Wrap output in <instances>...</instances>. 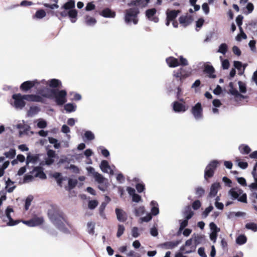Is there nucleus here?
<instances>
[{
	"label": "nucleus",
	"instance_id": "1",
	"mask_svg": "<svg viewBox=\"0 0 257 257\" xmlns=\"http://www.w3.org/2000/svg\"><path fill=\"white\" fill-rule=\"evenodd\" d=\"M48 216L51 221L60 230L67 233L68 229L65 227L64 222L70 226L63 212L58 207L51 206L48 211Z\"/></svg>",
	"mask_w": 257,
	"mask_h": 257
},
{
	"label": "nucleus",
	"instance_id": "2",
	"mask_svg": "<svg viewBox=\"0 0 257 257\" xmlns=\"http://www.w3.org/2000/svg\"><path fill=\"white\" fill-rule=\"evenodd\" d=\"M40 94L44 97L53 98L58 105H62L67 101V92L65 90H53L48 88L42 89Z\"/></svg>",
	"mask_w": 257,
	"mask_h": 257
},
{
	"label": "nucleus",
	"instance_id": "3",
	"mask_svg": "<svg viewBox=\"0 0 257 257\" xmlns=\"http://www.w3.org/2000/svg\"><path fill=\"white\" fill-rule=\"evenodd\" d=\"M14 102L12 104L17 109H22L25 105V100L29 101L41 102L43 98L42 96L38 95H24L21 94H15L13 95Z\"/></svg>",
	"mask_w": 257,
	"mask_h": 257
},
{
	"label": "nucleus",
	"instance_id": "4",
	"mask_svg": "<svg viewBox=\"0 0 257 257\" xmlns=\"http://www.w3.org/2000/svg\"><path fill=\"white\" fill-rule=\"evenodd\" d=\"M75 2L74 0H68L61 8L60 12H58L61 17L68 16L72 23L76 22L77 17V11L74 9Z\"/></svg>",
	"mask_w": 257,
	"mask_h": 257
},
{
	"label": "nucleus",
	"instance_id": "5",
	"mask_svg": "<svg viewBox=\"0 0 257 257\" xmlns=\"http://www.w3.org/2000/svg\"><path fill=\"white\" fill-rule=\"evenodd\" d=\"M100 168L102 172L107 173L110 175H117V177H122L121 174L117 173L115 166L113 165L110 166L108 162L106 160L101 161Z\"/></svg>",
	"mask_w": 257,
	"mask_h": 257
},
{
	"label": "nucleus",
	"instance_id": "6",
	"mask_svg": "<svg viewBox=\"0 0 257 257\" xmlns=\"http://www.w3.org/2000/svg\"><path fill=\"white\" fill-rule=\"evenodd\" d=\"M220 165V161L213 160L209 162L204 170L205 177H212L217 167Z\"/></svg>",
	"mask_w": 257,
	"mask_h": 257
},
{
	"label": "nucleus",
	"instance_id": "7",
	"mask_svg": "<svg viewBox=\"0 0 257 257\" xmlns=\"http://www.w3.org/2000/svg\"><path fill=\"white\" fill-rule=\"evenodd\" d=\"M139 11L138 9L136 8L131 9L127 10L125 16V22L128 23L133 22L134 24H137L138 23L137 15Z\"/></svg>",
	"mask_w": 257,
	"mask_h": 257
},
{
	"label": "nucleus",
	"instance_id": "8",
	"mask_svg": "<svg viewBox=\"0 0 257 257\" xmlns=\"http://www.w3.org/2000/svg\"><path fill=\"white\" fill-rule=\"evenodd\" d=\"M44 222V218L42 216L35 215L31 219L23 221V223L28 226L34 227L42 224Z\"/></svg>",
	"mask_w": 257,
	"mask_h": 257
},
{
	"label": "nucleus",
	"instance_id": "9",
	"mask_svg": "<svg viewBox=\"0 0 257 257\" xmlns=\"http://www.w3.org/2000/svg\"><path fill=\"white\" fill-rule=\"evenodd\" d=\"M195 245H192V239L190 238L186 241L185 246H183L181 247V250L185 251L186 253H189L195 251L196 246L198 243L197 239L195 238Z\"/></svg>",
	"mask_w": 257,
	"mask_h": 257
},
{
	"label": "nucleus",
	"instance_id": "10",
	"mask_svg": "<svg viewBox=\"0 0 257 257\" xmlns=\"http://www.w3.org/2000/svg\"><path fill=\"white\" fill-rule=\"evenodd\" d=\"M181 242V240H175L166 241L159 244L158 246L162 249H172L177 247Z\"/></svg>",
	"mask_w": 257,
	"mask_h": 257
},
{
	"label": "nucleus",
	"instance_id": "11",
	"mask_svg": "<svg viewBox=\"0 0 257 257\" xmlns=\"http://www.w3.org/2000/svg\"><path fill=\"white\" fill-rule=\"evenodd\" d=\"M192 113L196 120H200L202 118V108L200 103L198 102L192 108Z\"/></svg>",
	"mask_w": 257,
	"mask_h": 257
},
{
	"label": "nucleus",
	"instance_id": "12",
	"mask_svg": "<svg viewBox=\"0 0 257 257\" xmlns=\"http://www.w3.org/2000/svg\"><path fill=\"white\" fill-rule=\"evenodd\" d=\"M95 179L98 184V188L102 191H106L109 185L108 180L106 178H95Z\"/></svg>",
	"mask_w": 257,
	"mask_h": 257
},
{
	"label": "nucleus",
	"instance_id": "13",
	"mask_svg": "<svg viewBox=\"0 0 257 257\" xmlns=\"http://www.w3.org/2000/svg\"><path fill=\"white\" fill-rule=\"evenodd\" d=\"M41 84L49 86L51 88L59 87L62 86L61 81L57 79H52L47 81L43 80L41 81Z\"/></svg>",
	"mask_w": 257,
	"mask_h": 257
},
{
	"label": "nucleus",
	"instance_id": "14",
	"mask_svg": "<svg viewBox=\"0 0 257 257\" xmlns=\"http://www.w3.org/2000/svg\"><path fill=\"white\" fill-rule=\"evenodd\" d=\"M55 152L52 150H49L47 152V156L45 158V163H41V165H43L46 164L50 165L52 164L56 158Z\"/></svg>",
	"mask_w": 257,
	"mask_h": 257
},
{
	"label": "nucleus",
	"instance_id": "15",
	"mask_svg": "<svg viewBox=\"0 0 257 257\" xmlns=\"http://www.w3.org/2000/svg\"><path fill=\"white\" fill-rule=\"evenodd\" d=\"M41 84V82H39L37 80L33 81H27L23 83L21 85V88L24 91H27L33 86H37Z\"/></svg>",
	"mask_w": 257,
	"mask_h": 257
},
{
	"label": "nucleus",
	"instance_id": "16",
	"mask_svg": "<svg viewBox=\"0 0 257 257\" xmlns=\"http://www.w3.org/2000/svg\"><path fill=\"white\" fill-rule=\"evenodd\" d=\"M228 92L230 94L233 95L235 98H243L244 96L241 95L237 90L236 84L234 82H230L229 84Z\"/></svg>",
	"mask_w": 257,
	"mask_h": 257
},
{
	"label": "nucleus",
	"instance_id": "17",
	"mask_svg": "<svg viewBox=\"0 0 257 257\" xmlns=\"http://www.w3.org/2000/svg\"><path fill=\"white\" fill-rule=\"evenodd\" d=\"M157 10L155 8L149 9L146 12V16L149 20L154 23H157L159 21V18L156 16Z\"/></svg>",
	"mask_w": 257,
	"mask_h": 257
},
{
	"label": "nucleus",
	"instance_id": "18",
	"mask_svg": "<svg viewBox=\"0 0 257 257\" xmlns=\"http://www.w3.org/2000/svg\"><path fill=\"white\" fill-rule=\"evenodd\" d=\"M115 212L117 219L119 221L124 222L127 220V214L122 209L116 208L115 209Z\"/></svg>",
	"mask_w": 257,
	"mask_h": 257
},
{
	"label": "nucleus",
	"instance_id": "19",
	"mask_svg": "<svg viewBox=\"0 0 257 257\" xmlns=\"http://www.w3.org/2000/svg\"><path fill=\"white\" fill-rule=\"evenodd\" d=\"M173 110L177 112H185L188 109V106L184 103L175 101L173 105Z\"/></svg>",
	"mask_w": 257,
	"mask_h": 257
},
{
	"label": "nucleus",
	"instance_id": "20",
	"mask_svg": "<svg viewBox=\"0 0 257 257\" xmlns=\"http://www.w3.org/2000/svg\"><path fill=\"white\" fill-rule=\"evenodd\" d=\"M13 211V208H10V207H7V208L6 210V215L9 220V222L7 223L8 225L9 226H14L17 224L19 222V220H14L12 219L10 215V213Z\"/></svg>",
	"mask_w": 257,
	"mask_h": 257
},
{
	"label": "nucleus",
	"instance_id": "21",
	"mask_svg": "<svg viewBox=\"0 0 257 257\" xmlns=\"http://www.w3.org/2000/svg\"><path fill=\"white\" fill-rule=\"evenodd\" d=\"M179 20L180 24L186 27L192 23L193 19L191 16L187 15L180 17Z\"/></svg>",
	"mask_w": 257,
	"mask_h": 257
},
{
	"label": "nucleus",
	"instance_id": "22",
	"mask_svg": "<svg viewBox=\"0 0 257 257\" xmlns=\"http://www.w3.org/2000/svg\"><path fill=\"white\" fill-rule=\"evenodd\" d=\"M100 15L104 18H113L115 16V13L109 8H105L100 13Z\"/></svg>",
	"mask_w": 257,
	"mask_h": 257
},
{
	"label": "nucleus",
	"instance_id": "23",
	"mask_svg": "<svg viewBox=\"0 0 257 257\" xmlns=\"http://www.w3.org/2000/svg\"><path fill=\"white\" fill-rule=\"evenodd\" d=\"M39 155H32L28 153L26 158V163L28 165L30 163L35 164L39 160Z\"/></svg>",
	"mask_w": 257,
	"mask_h": 257
},
{
	"label": "nucleus",
	"instance_id": "24",
	"mask_svg": "<svg viewBox=\"0 0 257 257\" xmlns=\"http://www.w3.org/2000/svg\"><path fill=\"white\" fill-rule=\"evenodd\" d=\"M31 173L32 175H33L34 177H46V175L41 167L34 168Z\"/></svg>",
	"mask_w": 257,
	"mask_h": 257
},
{
	"label": "nucleus",
	"instance_id": "25",
	"mask_svg": "<svg viewBox=\"0 0 257 257\" xmlns=\"http://www.w3.org/2000/svg\"><path fill=\"white\" fill-rule=\"evenodd\" d=\"M204 71L208 74L209 77L210 78H215L216 77V75L214 74L215 70L211 65L206 64L205 65Z\"/></svg>",
	"mask_w": 257,
	"mask_h": 257
},
{
	"label": "nucleus",
	"instance_id": "26",
	"mask_svg": "<svg viewBox=\"0 0 257 257\" xmlns=\"http://www.w3.org/2000/svg\"><path fill=\"white\" fill-rule=\"evenodd\" d=\"M180 13L179 10H168L167 12V18L169 20L173 21Z\"/></svg>",
	"mask_w": 257,
	"mask_h": 257
},
{
	"label": "nucleus",
	"instance_id": "27",
	"mask_svg": "<svg viewBox=\"0 0 257 257\" xmlns=\"http://www.w3.org/2000/svg\"><path fill=\"white\" fill-rule=\"evenodd\" d=\"M194 215V212L191 210V208L190 206H187L185 208V210L183 212V215L185 217V219H190Z\"/></svg>",
	"mask_w": 257,
	"mask_h": 257
},
{
	"label": "nucleus",
	"instance_id": "28",
	"mask_svg": "<svg viewBox=\"0 0 257 257\" xmlns=\"http://www.w3.org/2000/svg\"><path fill=\"white\" fill-rule=\"evenodd\" d=\"M166 62L170 67H175L179 65L178 60L174 57H170L166 59Z\"/></svg>",
	"mask_w": 257,
	"mask_h": 257
},
{
	"label": "nucleus",
	"instance_id": "29",
	"mask_svg": "<svg viewBox=\"0 0 257 257\" xmlns=\"http://www.w3.org/2000/svg\"><path fill=\"white\" fill-rule=\"evenodd\" d=\"M97 21L95 18L89 15L85 17V23L89 26H93L95 25Z\"/></svg>",
	"mask_w": 257,
	"mask_h": 257
},
{
	"label": "nucleus",
	"instance_id": "30",
	"mask_svg": "<svg viewBox=\"0 0 257 257\" xmlns=\"http://www.w3.org/2000/svg\"><path fill=\"white\" fill-rule=\"evenodd\" d=\"M220 187L219 183H213L211 187L209 195L211 197H214L217 193L218 189Z\"/></svg>",
	"mask_w": 257,
	"mask_h": 257
},
{
	"label": "nucleus",
	"instance_id": "31",
	"mask_svg": "<svg viewBox=\"0 0 257 257\" xmlns=\"http://www.w3.org/2000/svg\"><path fill=\"white\" fill-rule=\"evenodd\" d=\"M6 188L7 189V191L9 193L12 192L16 187V186L14 185L15 182L12 181L10 178H8V179L6 181Z\"/></svg>",
	"mask_w": 257,
	"mask_h": 257
},
{
	"label": "nucleus",
	"instance_id": "32",
	"mask_svg": "<svg viewBox=\"0 0 257 257\" xmlns=\"http://www.w3.org/2000/svg\"><path fill=\"white\" fill-rule=\"evenodd\" d=\"M35 123L37 124L38 127L40 128H44L47 125V121L43 118H39L35 120Z\"/></svg>",
	"mask_w": 257,
	"mask_h": 257
},
{
	"label": "nucleus",
	"instance_id": "33",
	"mask_svg": "<svg viewBox=\"0 0 257 257\" xmlns=\"http://www.w3.org/2000/svg\"><path fill=\"white\" fill-rule=\"evenodd\" d=\"M239 152L242 154H248L250 151V148L246 145L242 144L238 147Z\"/></svg>",
	"mask_w": 257,
	"mask_h": 257
},
{
	"label": "nucleus",
	"instance_id": "34",
	"mask_svg": "<svg viewBox=\"0 0 257 257\" xmlns=\"http://www.w3.org/2000/svg\"><path fill=\"white\" fill-rule=\"evenodd\" d=\"M77 105L75 104L69 103L65 105L64 109L67 112H71L76 110Z\"/></svg>",
	"mask_w": 257,
	"mask_h": 257
},
{
	"label": "nucleus",
	"instance_id": "35",
	"mask_svg": "<svg viewBox=\"0 0 257 257\" xmlns=\"http://www.w3.org/2000/svg\"><path fill=\"white\" fill-rule=\"evenodd\" d=\"M77 184V180L76 179H73L71 178H69L68 180V186H66L65 188L67 190H70L71 189L74 188Z\"/></svg>",
	"mask_w": 257,
	"mask_h": 257
},
{
	"label": "nucleus",
	"instance_id": "36",
	"mask_svg": "<svg viewBox=\"0 0 257 257\" xmlns=\"http://www.w3.org/2000/svg\"><path fill=\"white\" fill-rule=\"evenodd\" d=\"M228 50V46L225 43H222L221 44L219 47L218 49L217 50V52L221 53L223 55H225L226 53L227 52Z\"/></svg>",
	"mask_w": 257,
	"mask_h": 257
},
{
	"label": "nucleus",
	"instance_id": "37",
	"mask_svg": "<svg viewBox=\"0 0 257 257\" xmlns=\"http://www.w3.org/2000/svg\"><path fill=\"white\" fill-rule=\"evenodd\" d=\"M48 140L50 144L53 145L55 149H58L61 147L60 143L58 142V141L57 139L52 137H49Z\"/></svg>",
	"mask_w": 257,
	"mask_h": 257
},
{
	"label": "nucleus",
	"instance_id": "38",
	"mask_svg": "<svg viewBox=\"0 0 257 257\" xmlns=\"http://www.w3.org/2000/svg\"><path fill=\"white\" fill-rule=\"evenodd\" d=\"M173 76L177 78H180V79H183L188 77L189 76V74H188L187 75H183L182 69H180L177 72L174 71Z\"/></svg>",
	"mask_w": 257,
	"mask_h": 257
},
{
	"label": "nucleus",
	"instance_id": "39",
	"mask_svg": "<svg viewBox=\"0 0 257 257\" xmlns=\"http://www.w3.org/2000/svg\"><path fill=\"white\" fill-rule=\"evenodd\" d=\"M247 241V238L244 235H239L236 239V242L238 244L242 245Z\"/></svg>",
	"mask_w": 257,
	"mask_h": 257
},
{
	"label": "nucleus",
	"instance_id": "40",
	"mask_svg": "<svg viewBox=\"0 0 257 257\" xmlns=\"http://www.w3.org/2000/svg\"><path fill=\"white\" fill-rule=\"evenodd\" d=\"M40 111L39 107L36 106L31 107L28 111L29 116H33L36 115Z\"/></svg>",
	"mask_w": 257,
	"mask_h": 257
},
{
	"label": "nucleus",
	"instance_id": "41",
	"mask_svg": "<svg viewBox=\"0 0 257 257\" xmlns=\"http://www.w3.org/2000/svg\"><path fill=\"white\" fill-rule=\"evenodd\" d=\"M151 205L153 206L151 209V213L153 215H157L159 212V208L155 206V205H158L157 202L155 201H152L151 203Z\"/></svg>",
	"mask_w": 257,
	"mask_h": 257
},
{
	"label": "nucleus",
	"instance_id": "42",
	"mask_svg": "<svg viewBox=\"0 0 257 257\" xmlns=\"http://www.w3.org/2000/svg\"><path fill=\"white\" fill-rule=\"evenodd\" d=\"M46 15V12L43 10H40L36 12L34 18L40 19L44 18Z\"/></svg>",
	"mask_w": 257,
	"mask_h": 257
},
{
	"label": "nucleus",
	"instance_id": "43",
	"mask_svg": "<svg viewBox=\"0 0 257 257\" xmlns=\"http://www.w3.org/2000/svg\"><path fill=\"white\" fill-rule=\"evenodd\" d=\"M145 209L144 206L136 207L134 210V213L136 216H139L145 213Z\"/></svg>",
	"mask_w": 257,
	"mask_h": 257
},
{
	"label": "nucleus",
	"instance_id": "44",
	"mask_svg": "<svg viewBox=\"0 0 257 257\" xmlns=\"http://www.w3.org/2000/svg\"><path fill=\"white\" fill-rule=\"evenodd\" d=\"M4 155L7 158L13 159L16 155V150L11 149L8 152H6Z\"/></svg>",
	"mask_w": 257,
	"mask_h": 257
},
{
	"label": "nucleus",
	"instance_id": "45",
	"mask_svg": "<svg viewBox=\"0 0 257 257\" xmlns=\"http://www.w3.org/2000/svg\"><path fill=\"white\" fill-rule=\"evenodd\" d=\"M33 196L32 195L28 196L25 201V209L28 210L31 205V202L33 200Z\"/></svg>",
	"mask_w": 257,
	"mask_h": 257
},
{
	"label": "nucleus",
	"instance_id": "46",
	"mask_svg": "<svg viewBox=\"0 0 257 257\" xmlns=\"http://www.w3.org/2000/svg\"><path fill=\"white\" fill-rule=\"evenodd\" d=\"M221 62V66L223 69H227L229 67V62L227 59H223L222 56L219 57Z\"/></svg>",
	"mask_w": 257,
	"mask_h": 257
},
{
	"label": "nucleus",
	"instance_id": "47",
	"mask_svg": "<svg viewBox=\"0 0 257 257\" xmlns=\"http://www.w3.org/2000/svg\"><path fill=\"white\" fill-rule=\"evenodd\" d=\"M87 231L89 234H93L94 233L95 223L92 222L87 223Z\"/></svg>",
	"mask_w": 257,
	"mask_h": 257
},
{
	"label": "nucleus",
	"instance_id": "48",
	"mask_svg": "<svg viewBox=\"0 0 257 257\" xmlns=\"http://www.w3.org/2000/svg\"><path fill=\"white\" fill-rule=\"evenodd\" d=\"M179 221L180 222V223L178 233L181 232L188 225V220L186 219H185L182 221L179 220Z\"/></svg>",
	"mask_w": 257,
	"mask_h": 257
},
{
	"label": "nucleus",
	"instance_id": "49",
	"mask_svg": "<svg viewBox=\"0 0 257 257\" xmlns=\"http://www.w3.org/2000/svg\"><path fill=\"white\" fill-rule=\"evenodd\" d=\"M245 227L252 230L254 232L257 231V224L255 223L251 222L245 224Z\"/></svg>",
	"mask_w": 257,
	"mask_h": 257
},
{
	"label": "nucleus",
	"instance_id": "50",
	"mask_svg": "<svg viewBox=\"0 0 257 257\" xmlns=\"http://www.w3.org/2000/svg\"><path fill=\"white\" fill-rule=\"evenodd\" d=\"M85 138L89 141H91L94 139L95 136L94 134L89 131H86L84 133Z\"/></svg>",
	"mask_w": 257,
	"mask_h": 257
},
{
	"label": "nucleus",
	"instance_id": "51",
	"mask_svg": "<svg viewBox=\"0 0 257 257\" xmlns=\"http://www.w3.org/2000/svg\"><path fill=\"white\" fill-rule=\"evenodd\" d=\"M238 86L240 93H245L246 91V85L245 83L242 81H238Z\"/></svg>",
	"mask_w": 257,
	"mask_h": 257
},
{
	"label": "nucleus",
	"instance_id": "52",
	"mask_svg": "<svg viewBox=\"0 0 257 257\" xmlns=\"http://www.w3.org/2000/svg\"><path fill=\"white\" fill-rule=\"evenodd\" d=\"M97 150L98 151H100L102 155L105 157H107L110 155L109 151L107 149H105L103 147L100 146L98 147Z\"/></svg>",
	"mask_w": 257,
	"mask_h": 257
},
{
	"label": "nucleus",
	"instance_id": "53",
	"mask_svg": "<svg viewBox=\"0 0 257 257\" xmlns=\"http://www.w3.org/2000/svg\"><path fill=\"white\" fill-rule=\"evenodd\" d=\"M204 193L205 190L203 188L198 187L196 188L195 194L197 195V197H201L204 194Z\"/></svg>",
	"mask_w": 257,
	"mask_h": 257
},
{
	"label": "nucleus",
	"instance_id": "54",
	"mask_svg": "<svg viewBox=\"0 0 257 257\" xmlns=\"http://www.w3.org/2000/svg\"><path fill=\"white\" fill-rule=\"evenodd\" d=\"M125 230L124 226L122 224L118 225V229L116 233V236L118 237H119L120 236L122 235Z\"/></svg>",
	"mask_w": 257,
	"mask_h": 257
},
{
	"label": "nucleus",
	"instance_id": "55",
	"mask_svg": "<svg viewBox=\"0 0 257 257\" xmlns=\"http://www.w3.org/2000/svg\"><path fill=\"white\" fill-rule=\"evenodd\" d=\"M9 164V161H6L3 164L2 167L0 168V177L4 175V170L8 167Z\"/></svg>",
	"mask_w": 257,
	"mask_h": 257
},
{
	"label": "nucleus",
	"instance_id": "56",
	"mask_svg": "<svg viewBox=\"0 0 257 257\" xmlns=\"http://www.w3.org/2000/svg\"><path fill=\"white\" fill-rule=\"evenodd\" d=\"M233 199H237L239 196V194L234 189H231L229 192Z\"/></svg>",
	"mask_w": 257,
	"mask_h": 257
},
{
	"label": "nucleus",
	"instance_id": "57",
	"mask_svg": "<svg viewBox=\"0 0 257 257\" xmlns=\"http://www.w3.org/2000/svg\"><path fill=\"white\" fill-rule=\"evenodd\" d=\"M98 205V202L96 200H90L88 202V207L90 209H94Z\"/></svg>",
	"mask_w": 257,
	"mask_h": 257
},
{
	"label": "nucleus",
	"instance_id": "58",
	"mask_svg": "<svg viewBox=\"0 0 257 257\" xmlns=\"http://www.w3.org/2000/svg\"><path fill=\"white\" fill-rule=\"evenodd\" d=\"M106 204L105 202H102L99 208V214L101 216H104V210L106 207Z\"/></svg>",
	"mask_w": 257,
	"mask_h": 257
},
{
	"label": "nucleus",
	"instance_id": "59",
	"mask_svg": "<svg viewBox=\"0 0 257 257\" xmlns=\"http://www.w3.org/2000/svg\"><path fill=\"white\" fill-rule=\"evenodd\" d=\"M95 8V5L93 4V2H89L87 4L85 7V10L86 11H90L94 10Z\"/></svg>",
	"mask_w": 257,
	"mask_h": 257
},
{
	"label": "nucleus",
	"instance_id": "60",
	"mask_svg": "<svg viewBox=\"0 0 257 257\" xmlns=\"http://www.w3.org/2000/svg\"><path fill=\"white\" fill-rule=\"evenodd\" d=\"M237 165L242 169H245L247 167V163L245 162H242L239 159L236 160Z\"/></svg>",
	"mask_w": 257,
	"mask_h": 257
},
{
	"label": "nucleus",
	"instance_id": "61",
	"mask_svg": "<svg viewBox=\"0 0 257 257\" xmlns=\"http://www.w3.org/2000/svg\"><path fill=\"white\" fill-rule=\"evenodd\" d=\"M70 94L72 96H73V97L72 98L73 100H80L81 99V95L77 93L74 92H71L70 93Z\"/></svg>",
	"mask_w": 257,
	"mask_h": 257
},
{
	"label": "nucleus",
	"instance_id": "62",
	"mask_svg": "<svg viewBox=\"0 0 257 257\" xmlns=\"http://www.w3.org/2000/svg\"><path fill=\"white\" fill-rule=\"evenodd\" d=\"M209 227L212 232H219L220 228H218L217 225L214 222H211L209 224Z\"/></svg>",
	"mask_w": 257,
	"mask_h": 257
},
{
	"label": "nucleus",
	"instance_id": "63",
	"mask_svg": "<svg viewBox=\"0 0 257 257\" xmlns=\"http://www.w3.org/2000/svg\"><path fill=\"white\" fill-rule=\"evenodd\" d=\"M213 208V206L211 205L207 207L203 212L202 215H203L204 217H207L209 213L212 210Z\"/></svg>",
	"mask_w": 257,
	"mask_h": 257
},
{
	"label": "nucleus",
	"instance_id": "64",
	"mask_svg": "<svg viewBox=\"0 0 257 257\" xmlns=\"http://www.w3.org/2000/svg\"><path fill=\"white\" fill-rule=\"evenodd\" d=\"M201 202L199 200H196L194 201L192 203V208L194 210L198 209L201 206Z\"/></svg>",
	"mask_w": 257,
	"mask_h": 257
}]
</instances>
